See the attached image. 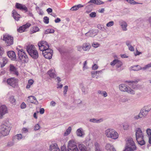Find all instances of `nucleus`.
<instances>
[{
  "mask_svg": "<svg viewBox=\"0 0 151 151\" xmlns=\"http://www.w3.org/2000/svg\"><path fill=\"white\" fill-rule=\"evenodd\" d=\"M76 133L77 135L79 137H82L84 135V132L81 128H80L78 129Z\"/></svg>",
  "mask_w": 151,
  "mask_h": 151,
  "instance_id": "nucleus-24",
  "label": "nucleus"
},
{
  "mask_svg": "<svg viewBox=\"0 0 151 151\" xmlns=\"http://www.w3.org/2000/svg\"><path fill=\"white\" fill-rule=\"evenodd\" d=\"M96 14L95 12H92L90 14V16L91 17H94L96 16Z\"/></svg>",
  "mask_w": 151,
  "mask_h": 151,
  "instance_id": "nucleus-52",
  "label": "nucleus"
},
{
  "mask_svg": "<svg viewBox=\"0 0 151 151\" xmlns=\"http://www.w3.org/2000/svg\"><path fill=\"white\" fill-rule=\"evenodd\" d=\"M99 45L100 44L96 42H93L92 45V46L95 48L99 47Z\"/></svg>",
  "mask_w": 151,
  "mask_h": 151,
  "instance_id": "nucleus-48",
  "label": "nucleus"
},
{
  "mask_svg": "<svg viewBox=\"0 0 151 151\" xmlns=\"http://www.w3.org/2000/svg\"><path fill=\"white\" fill-rule=\"evenodd\" d=\"M7 112V109L5 105H1L0 106V118H2L3 116Z\"/></svg>",
  "mask_w": 151,
  "mask_h": 151,
  "instance_id": "nucleus-12",
  "label": "nucleus"
},
{
  "mask_svg": "<svg viewBox=\"0 0 151 151\" xmlns=\"http://www.w3.org/2000/svg\"><path fill=\"white\" fill-rule=\"evenodd\" d=\"M119 24L123 31H126L127 30V24L126 22L122 20L121 21L119 22Z\"/></svg>",
  "mask_w": 151,
  "mask_h": 151,
  "instance_id": "nucleus-20",
  "label": "nucleus"
},
{
  "mask_svg": "<svg viewBox=\"0 0 151 151\" xmlns=\"http://www.w3.org/2000/svg\"><path fill=\"white\" fill-rule=\"evenodd\" d=\"M91 47V45L89 43H84L82 45V49L84 50H89Z\"/></svg>",
  "mask_w": 151,
  "mask_h": 151,
  "instance_id": "nucleus-27",
  "label": "nucleus"
},
{
  "mask_svg": "<svg viewBox=\"0 0 151 151\" xmlns=\"http://www.w3.org/2000/svg\"><path fill=\"white\" fill-rule=\"evenodd\" d=\"M16 6L17 9H19L21 10H24L26 12H27V11L28 9L24 5L18 3H16Z\"/></svg>",
  "mask_w": 151,
  "mask_h": 151,
  "instance_id": "nucleus-17",
  "label": "nucleus"
},
{
  "mask_svg": "<svg viewBox=\"0 0 151 151\" xmlns=\"http://www.w3.org/2000/svg\"><path fill=\"white\" fill-rule=\"evenodd\" d=\"M30 26V24L27 23L25 24L20 27L17 29V30L19 32H24L26 29L28 28Z\"/></svg>",
  "mask_w": 151,
  "mask_h": 151,
  "instance_id": "nucleus-15",
  "label": "nucleus"
},
{
  "mask_svg": "<svg viewBox=\"0 0 151 151\" xmlns=\"http://www.w3.org/2000/svg\"><path fill=\"white\" fill-rule=\"evenodd\" d=\"M134 118L136 119H138L141 118H142L141 115H140V114L139 113L138 115L135 116Z\"/></svg>",
  "mask_w": 151,
  "mask_h": 151,
  "instance_id": "nucleus-53",
  "label": "nucleus"
},
{
  "mask_svg": "<svg viewBox=\"0 0 151 151\" xmlns=\"http://www.w3.org/2000/svg\"><path fill=\"white\" fill-rule=\"evenodd\" d=\"M3 40L8 46H9L13 43V38L11 36L6 34L3 36Z\"/></svg>",
  "mask_w": 151,
  "mask_h": 151,
  "instance_id": "nucleus-10",
  "label": "nucleus"
},
{
  "mask_svg": "<svg viewBox=\"0 0 151 151\" xmlns=\"http://www.w3.org/2000/svg\"><path fill=\"white\" fill-rule=\"evenodd\" d=\"M48 14L50 13H51L52 12V10L51 8H49L47 9L46 10Z\"/></svg>",
  "mask_w": 151,
  "mask_h": 151,
  "instance_id": "nucleus-62",
  "label": "nucleus"
},
{
  "mask_svg": "<svg viewBox=\"0 0 151 151\" xmlns=\"http://www.w3.org/2000/svg\"><path fill=\"white\" fill-rule=\"evenodd\" d=\"M110 65L112 66L116 65V67L119 68L122 65V63L121 61L115 59L111 63Z\"/></svg>",
  "mask_w": 151,
  "mask_h": 151,
  "instance_id": "nucleus-16",
  "label": "nucleus"
},
{
  "mask_svg": "<svg viewBox=\"0 0 151 151\" xmlns=\"http://www.w3.org/2000/svg\"><path fill=\"white\" fill-rule=\"evenodd\" d=\"M132 70L138 71L142 69V68L138 65L133 66L131 67Z\"/></svg>",
  "mask_w": 151,
  "mask_h": 151,
  "instance_id": "nucleus-37",
  "label": "nucleus"
},
{
  "mask_svg": "<svg viewBox=\"0 0 151 151\" xmlns=\"http://www.w3.org/2000/svg\"><path fill=\"white\" fill-rule=\"evenodd\" d=\"M150 109L148 108V106L144 107L141 111L140 113L142 118L145 117L148 113V111H150Z\"/></svg>",
  "mask_w": 151,
  "mask_h": 151,
  "instance_id": "nucleus-13",
  "label": "nucleus"
},
{
  "mask_svg": "<svg viewBox=\"0 0 151 151\" xmlns=\"http://www.w3.org/2000/svg\"><path fill=\"white\" fill-rule=\"evenodd\" d=\"M129 100V99L127 98H122L121 99V101L123 102H126Z\"/></svg>",
  "mask_w": 151,
  "mask_h": 151,
  "instance_id": "nucleus-49",
  "label": "nucleus"
},
{
  "mask_svg": "<svg viewBox=\"0 0 151 151\" xmlns=\"http://www.w3.org/2000/svg\"><path fill=\"white\" fill-rule=\"evenodd\" d=\"M23 138L22 134H17L14 136L13 137V140L14 142H17L22 139Z\"/></svg>",
  "mask_w": 151,
  "mask_h": 151,
  "instance_id": "nucleus-26",
  "label": "nucleus"
},
{
  "mask_svg": "<svg viewBox=\"0 0 151 151\" xmlns=\"http://www.w3.org/2000/svg\"><path fill=\"white\" fill-rule=\"evenodd\" d=\"M136 147L134 142L132 138H128L127 141L125 149L124 151H133Z\"/></svg>",
  "mask_w": 151,
  "mask_h": 151,
  "instance_id": "nucleus-6",
  "label": "nucleus"
},
{
  "mask_svg": "<svg viewBox=\"0 0 151 151\" xmlns=\"http://www.w3.org/2000/svg\"><path fill=\"white\" fill-rule=\"evenodd\" d=\"M146 132L149 138V143L151 144V129H147L146 130Z\"/></svg>",
  "mask_w": 151,
  "mask_h": 151,
  "instance_id": "nucleus-33",
  "label": "nucleus"
},
{
  "mask_svg": "<svg viewBox=\"0 0 151 151\" xmlns=\"http://www.w3.org/2000/svg\"><path fill=\"white\" fill-rule=\"evenodd\" d=\"M95 34L94 33V32L93 30H90L88 32L86 33L85 35L87 38L88 37H93L95 35Z\"/></svg>",
  "mask_w": 151,
  "mask_h": 151,
  "instance_id": "nucleus-30",
  "label": "nucleus"
},
{
  "mask_svg": "<svg viewBox=\"0 0 151 151\" xmlns=\"http://www.w3.org/2000/svg\"><path fill=\"white\" fill-rule=\"evenodd\" d=\"M40 50L42 51V54L45 58L51 59L52 55V50L49 49L48 43L45 41H42L38 43Z\"/></svg>",
  "mask_w": 151,
  "mask_h": 151,
  "instance_id": "nucleus-1",
  "label": "nucleus"
},
{
  "mask_svg": "<svg viewBox=\"0 0 151 151\" xmlns=\"http://www.w3.org/2000/svg\"><path fill=\"white\" fill-rule=\"evenodd\" d=\"M18 55L19 59L24 62H27L28 60V58L26 53L22 49L18 51Z\"/></svg>",
  "mask_w": 151,
  "mask_h": 151,
  "instance_id": "nucleus-8",
  "label": "nucleus"
},
{
  "mask_svg": "<svg viewBox=\"0 0 151 151\" xmlns=\"http://www.w3.org/2000/svg\"><path fill=\"white\" fill-rule=\"evenodd\" d=\"M128 83H131L132 84V88H133L134 89H135L136 88V86L135 85V84L137 83V81H129L128 82Z\"/></svg>",
  "mask_w": 151,
  "mask_h": 151,
  "instance_id": "nucleus-40",
  "label": "nucleus"
},
{
  "mask_svg": "<svg viewBox=\"0 0 151 151\" xmlns=\"http://www.w3.org/2000/svg\"><path fill=\"white\" fill-rule=\"evenodd\" d=\"M45 110L44 108H41L40 110V113L41 114H43L44 113Z\"/></svg>",
  "mask_w": 151,
  "mask_h": 151,
  "instance_id": "nucleus-60",
  "label": "nucleus"
},
{
  "mask_svg": "<svg viewBox=\"0 0 151 151\" xmlns=\"http://www.w3.org/2000/svg\"><path fill=\"white\" fill-rule=\"evenodd\" d=\"M11 129L10 123L8 121L6 120L1 126L0 132L3 136H6L9 134Z\"/></svg>",
  "mask_w": 151,
  "mask_h": 151,
  "instance_id": "nucleus-2",
  "label": "nucleus"
},
{
  "mask_svg": "<svg viewBox=\"0 0 151 151\" xmlns=\"http://www.w3.org/2000/svg\"><path fill=\"white\" fill-rule=\"evenodd\" d=\"M105 149L107 151H116L114 146L109 143L106 145Z\"/></svg>",
  "mask_w": 151,
  "mask_h": 151,
  "instance_id": "nucleus-22",
  "label": "nucleus"
},
{
  "mask_svg": "<svg viewBox=\"0 0 151 151\" xmlns=\"http://www.w3.org/2000/svg\"><path fill=\"white\" fill-rule=\"evenodd\" d=\"M104 134L106 137L111 139L116 140L119 137V134L114 129L108 128L104 132Z\"/></svg>",
  "mask_w": 151,
  "mask_h": 151,
  "instance_id": "nucleus-3",
  "label": "nucleus"
},
{
  "mask_svg": "<svg viewBox=\"0 0 151 151\" xmlns=\"http://www.w3.org/2000/svg\"><path fill=\"white\" fill-rule=\"evenodd\" d=\"M97 93L101 95L104 97H106L107 96V93L105 91L99 90L98 91Z\"/></svg>",
  "mask_w": 151,
  "mask_h": 151,
  "instance_id": "nucleus-35",
  "label": "nucleus"
},
{
  "mask_svg": "<svg viewBox=\"0 0 151 151\" xmlns=\"http://www.w3.org/2000/svg\"><path fill=\"white\" fill-rule=\"evenodd\" d=\"M12 14L15 20L17 21L19 20V18H20V16L17 13L15 10H13L12 11Z\"/></svg>",
  "mask_w": 151,
  "mask_h": 151,
  "instance_id": "nucleus-25",
  "label": "nucleus"
},
{
  "mask_svg": "<svg viewBox=\"0 0 151 151\" xmlns=\"http://www.w3.org/2000/svg\"><path fill=\"white\" fill-rule=\"evenodd\" d=\"M26 104L24 102H22L21 105V108L22 109H24L26 107Z\"/></svg>",
  "mask_w": 151,
  "mask_h": 151,
  "instance_id": "nucleus-58",
  "label": "nucleus"
},
{
  "mask_svg": "<svg viewBox=\"0 0 151 151\" xmlns=\"http://www.w3.org/2000/svg\"><path fill=\"white\" fill-rule=\"evenodd\" d=\"M131 42L130 41H127L126 42V44L128 47L129 46V45H131Z\"/></svg>",
  "mask_w": 151,
  "mask_h": 151,
  "instance_id": "nucleus-64",
  "label": "nucleus"
},
{
  "mask_svg": "<svg viewBox=\"0 0 151 151\" xmlns=\"http://www.w3.org/2000/svg\"><path fill=\"white\" fill-rule=\"evenodd\" d=\"M27 101L28 102L32 103L36 105H37L38 102L36 98L34 96H31L28 97L27 99Z\"/></svg>",
  "mask_w": 151,
  "mask_h": 151,
  "instance_id": "nucleus-14",
  "label": "nucleus"
},
{
  "mask_svg": "<svg viewBox=\"0 0 151 151\" xmlns=\"http://www.w3.org/2000/svg\"><path fill=\"white\" fill-rule=\"evenodd\" d=\"M119 90L122 91L126 92L132 94H135L134 91L130 88L127 87L126 85L124 84H122L119 86Z\"/></svg>",
  "mask_w": 151,
  "mask_h": 151,
  "instance_id": "nucleus-7",
  "label": "nucleus"
},
{
  "mask_svg": "<svg viewBox=\"0 0 151 151\" xmlns=\"http://www.w3.org/2000/svg\"><path fill=\"white\" fill-rule=\"evenodd\" d=\"M40 126L38 124H36L34 127V129L35 130H37L39 129Z\"/></svg>",
  "mask_w": 151,
  "mask_h": 151,
  "instance_id": "nucleus-51",
  "label": "nucleus"
},
{
  "mask_svg": "<svg viewBox=\"0 0 151 151\" xmlns=\"http://www.w3.org/2000/svg\"><path fill=\"white\" fill-rule=\"evenodd\" d=\"M22 132L23 133H26L28 132V129L25 128H23L22 129Z\"/></svg>",
  "mask_w": 151,
  "mask_h": 151,
  "instance_id": "nucleus-57",
  "label": "nucleus"
},
{
  "mask_svg": "<svg viewBox=\"0 0 151 151\" xmlns=\"http://www.w3.org/2000/svg\"><path fill=\"white\" fill-rule=\"evenodd\" d=\"M26 50L29 55L34 59L38 57L37 51L35 47L32 45H29L27 47Z\"/></svg>",
  "mask_w": 151,
  "mask_h": 151,
  "instance_id": "nucleus-5",
  "label": "nucleus"
},
{
  "mask_svg": "<svg viewBox=\"0 0 151 151\" xmlns=\"http://www.w3.org/2000/svg\"><path fill=\"white\" fill-rule=\"evenodd\" d=\"M97 27L99 29H100L102 31H104L105 30L104 27L102 25L100 24H98Z\"/></svg>",
  "mask_w": 151,
  "mask_h": 151,
  "instance_id": "nucleus-43",
  "label": "nucleus"
},
{
  "mask_svg": "<svg viewBox=\"0 0 151 151\" xmlns=\"http://www.w3.org/2000/svg\"><path fill=\"white\" fill-rule=\"evenodd\" d=\"M98 68V65L96 64H94L92 66V69L93 70H97Z\"/></svg>",
  "mask_w": 151,
  "mask_h": 151,
  "instance_id": "nucleus-54",
  "label": "nucleus"
},
{
  "mask_svg": "<svg viewBox=\"0 0 151 151\" xmlns=\"http://www.w3.org/2000/svg\"><path fill=\"white\" fill-rule=\"evenodd\" d=\"M136 138L138 143L141 145H144L145 142L144 140L143 134L140 128H137L135 130Z\"/></svg>",
  "mask_w": 151,
  "mask_h": 151,
  "instance_id": "nucleus-4",
  "label": "nucleus"
},
{
  "mask_svg": "<svg viewBox=\"0 0 151 151\" xmlns=\"http://www.w3.org/2000/svg\"><path fill=\"white\" fill-rule=\"evenodd\" d=\"M71 130V128L69 127L68 129L66 130V131L64 134V136H66L68 135L70 132Z\"/></svg>",
  "mask_w": 151,
  "mask_h": 151,
  "instance_id": "nucleus-39",
  "label": "nucleus"
},
{
  "mask_svg": "<svg viewBox=\"0 0 151 151\" xmlns=\"http://www.w3.org/2000/svg\"><path fill=\"white\" fill-rule=\"evenodd\" d=\"M7 55L12 60H14L16 58V56L15 52L12 51H9L7 53Z\"/></svg>",
  "mask_w": 151,
  "mask_h": 151,
  "instance_id": "nucleus-21",
  "label": "nucleus"
},
{
  "mask_svg": "<svg viewBox=\"0 0 151 151\" xmlns=\"http://www.w3.org/2000/svg\"><path fill=\"white\" fill-rule=\"evenodd\" d=\"M68 89V86H66L64 87L63 93L64 95L66 94V92L67 91Z\"/></svg>",
  "mask_w": 151,
  "mask_h": 151,
  "instance_id": "nucleus-55",
  "label": "nucleus"
},
{
  "mask_svg": "<svg viewBox=\"0 0 151 151\" xmlns=\"http://www.w3.org/2000/svg\"><path fill=\"white\" fill-rule=\"evenodd\" d=\"M83 6L81 4H79L77 6H75L72 7L70 9L71 11H76L78 10L79 8L82 7Z\"/></svg>",
  "mask_w": 151,
  "mask_h": 151,
  "instance_id": "nucleus-32",
  "label": "nucleus"
},
{
  "mask_svg": "<svg viewBox=\"0 0 151 151\" xmlns=\"http://www.w3.org/2000/svg\"><path fill=\"white\" fill-rule=\"evenodd\" d=\"M43 22L45 24H47L49 22V19L47 17H45L43 19Z\"/></svg>",
  "mask_w": 151,
  "mask_h": 151,
  "instance_id": "nucleus-45",
  "label": "nucleus"
},
{
  "mask_svg": "<svg viewBox=\"0 0 151 151\" xmlns=\"http://www.w3.org/2000/svg\"><path fill=\"white\" fill-rule=\"evenodd\" d=\"M123 127L124 130H127L129 129V125L128 123L124 122L123 124Z\"/></svg>",
  "mask_w": 151,
  "mask_h": 151,
  "instance_id": "nucleus-42",
  "label": "nucleus"
},
{
  "mask_svg": "<svg viewBox=\"0 0 151 151\" xmlns=\"http://www.w3.org/2000/svg\"><path fill=\"white\" fill-rule=\"evenodd\" d=\"M151 63L149 64L146 65H145L144 67L143 68H142V69L143 70H145L147 69L148 68L150 67H151Z\"/></svg>",
  "mask_w": 151,
  "mask_h": 151,
  "instance_id": "nucleus-46",
  "label": "nucleus"
},
{
  "mask_svg": "<svg viewBox=\"0 0 151 151\" xmlns=\"http://www.w3.org/2000/svg\"><path fill=\"white\" fill-rule=\"evenodd\" d=\"M103 121V119L101 118L99 119H97L95 118L90 119L89 120V122L93 123H100Z\"/></svg>",
  "mask_w": 151,
  "mask_h": 151,
  "instance_id": "nucleus-29",
  "label": "nucleus"
},
{
  "mask_svg": "<svg viewBox=\"0 0 151 151\" xmlns=\"http://www.w3.org/2000/svg\"><path fill=\"white\" fill-rule=\"evenodd\" d=\"M49 149L50 151H60L57 144L55 143L51 144L50 146Z\"/></svg>",
  "mask_w": 151,
  "mask_h": 151,
  "instance_id": "nucleus-18",
  "label": "nucleus"
},
{
  "mask_svg": "<svg viewBox=\"0 0 151 151\" xmlns=\"http://www.w3.org/2000/svg\"><path fill=\"white\" fill-rule=\"evenodd\" d=\"M9 101L10 103L14 105L15 104L16 99L14 98V96H10L9 99Z\"/></svg>",
  "mask_w": 151,
  "mask_h": 151,
  "instance_id": "nucleus-34",
  "label": "nucleus"
},
{
  "mask_svg": "<svg viewBox=\"0 0 151 151\" xmlns=\"http://www.w3.org/2000/svg\"><path fill=\"white\" fill-rule=\"evenodd\" d=\"M92 76L93 78H94L96 75V74L95 71H93L91 72V73Z\"/></svg>",
  "mask_w": 151,
  "mask_h": 151,
  "instance_id": "nucleus-63",
  "label": "nucleus"
},
{
  "mask_svg": "<svg viewBox=\"0 0 151 151\" xmlns=\"http://www.w3.org/2000/svg\"><path fill=\"white\" fill-rule=\"evenodd\" d=\"M48 74L51 78H54L56 76V72L54 69H51L48 72Z\"/></svg>",
  "mask_w": 151,
  "mask_h": 151,
  "instance_id": "nucleus-28",
  "label": "nucleus"
},
{
  "mask_svg": "<svg viewBox=\"0 0 151 151\" xmlns=\"http://www.w3.org/2000/svg\"><path fill=\"white\" fill-rule=\"evenodd\" d=\"M92 3L97 5L103 4L104 3L102 1L100 0H90L88 2V3Z\"/></svg>",
  "mask_w": 151,
  "mask_h": 151,
  "instance_id": "nucleus-31",
  "label": "nucleus"
},
{
  "mask_svg": "<svg viewBox=\"0 0 151 151\" xmlns=\"http://www.w3.org/2000/svg\"><path fill=\"white\" fill-rule=\"evenodd\" d=\"M78 148L81 151H90L91 150L89 148L86 147L85 145L80 144L78 145Z\"/></svg>",
  "mask_w": 151,
  "mask_h": 151,
  "instance_id": "nucleus-23",
  "label": "nucleus"
},
{
  "mask_svg": "<svg viewBox=\"0 0 151 151\" xmlns=\"http://www.w3.org/2000/svg\"><path fill=\"white\" fill-rule=\"evenodd\" d=\"M7 62V58L5 57L3 58L2 59V62H1V67H3L6 64Z\"/></svg>",
  "mask_w": 151,
  "mask_h": 151,
  "instance_id": "nucleus-36",
  "label": "nucleus"
},
{
  "mask_svg": "<svg viewBox=\"0 0 151 151\" xmlns=\"http://www.w3.org/2000/svg\"><path fill=\"white\" fill-rule=\"evenodd\" d=\"M114 23L113 21H111L107 23L106 24V26L107 27H111L113 26L114 24Z\"/></svg>",
  "mask_w": 151,
  "mask_h": 151,
  "instance_id": "nucleus-44",
  "label": "nucleus"
},
{
  "mask_svg": "<svg viewBox=\"0 0 151 151\" xmlns=\"http://www.w3.org/2000/svg\"><path fill=\"white\" fill-rule=\"evenodd\" d=\"M94 146L95 148V150L97 149L100 150L99 147V144L97 142H96L95 143Z\"/></svg>",
  "mask_w": 151,
  "mask_h": 151,
  "instance_id": "nucleus-56",
  "label": "nucleus"
},
{
  "mask_svg": "<svg viewBox=\"0 0 151 151\" xmlns=\"http://www.w3.org/2000/svg\"><path fill=\"white\" fill-rule=\"evenodd\" d=\"M129 50L131 51H134V47L131 45H129V46H128Z\"/></svg>",
  "mask_w": 151,
  "mask_h": 151,
  "instance_id": "nucleus-59",
  "label": "nucleus"
},
{
  "mask_svg": "<svg viewBox=\"0 0 151 151\" xmlns=\"http://www.w3.org/2000/svg\"><path fill=\"white\" fill-rule=\"evenodd\" d=\"M68 148V151H79L76 145V142L73 140H71L69 141Z\"/></svg>",
  "mask_w": 151,
  "mask_h": 151,
  "instance_id": "nucleus-9",
  "label": "nucleus"
},
{
  "mask_svg": "<svg viewBox=\"0 0 151 151\" xmlns=\"http://www.w3.org/2000/svg\"><path fill=\"white\" fill-rule=\"evenodd\" d=\"M39 30V28L37 27H34L32 29V32L33 33L35 32L38 31Z\"/></svg>",
  "mask_w": 151,
  "mask_h": 151,
  "instance_id": "nucleus-50",
  "label": "nucleus"
},
{
  "mask_svg": "<svg viewBox=\"0 0 151 151\" xmlns=\"http://www.w3.org/2000/svg\"><path fill=\"white\" fill-rule=\"evenodd\" d=\"M61 150L62 151H68V150H67L65 147L64 146H63L61 147Z\"/></svg>",
  "mask_w": 151,
  "mask_h": 151,
  "instance_id": "nucleus-61",
  "label": "nucleus"
},
{
  "mask_svg": "<svg viewBox=\"0 0 151 151\" xmlns=\"http://www.w3.org/2000/svg\"><path fill=\"white\" fill-rule=\"evenodd\" d=\"M34 82V81L32 79H29L28 81V84L26 86L27 88H29L31 85H32Z\"/></svg>",
  "mask_w": 151,
  "mask_h": 151,
  "instance_id": "nucleus-38",
  "label": "nucleus"
},
{
  "mask_svg": "<svg viewBox=\"0 0 151 151\" xmlns=\"http://www.w3.org/2000/svg\"><path fill=\"white\" fill-rule=\"evenodd\" d=\"M9 70L10 72L13 74L18 76V72L16 68L13 65L11 64L9 66Z\"/></svg>",
  "mask_w": 151,
  "mask_h": 151,
  "instance_id": "nucleus-19",
  "label": "nucleus"
},
{
  "mask_svg": "<svg viewBox=\"0 0 151 151\" xmlns=\"http://www.w3.org/2000/svg\"><path fill=\"white\" fill-rule=\"evenodd\" d=\"M54 30L53 29H48L46 30L45 32L46 34L48 33H52L54 32Z\"/></svg>",
  "mask_w": 151,
  "mask_h": 151,
  "instance_id": "nucleus-41",
  "label": "nucleus"
},
{
  "mask_svg": "<svg viewBox=\"0 0 151 151\" xmlns=\"http://www.w3.org/2000/svg\"><path fill=\"white\" fill-rule=\"evenodd\" d=\"M7 83L12 87L15 88L18 86V80L14 78H9L7 80Z\"/></svg>",
  "mask_w": 151,
  "mask_h": 151,
  "instance_id": "nucleus-11",
  "label": "nucleus"
},
{
  "mask_svg": "<svg viewBox=\"0 0 151 151\" xmlns=\"http://www.w3.org/2000/svg\"><path fill=\"white\" fill-rule=\"evenodd\" d=\"M4 52L3 48L0 46V58L2 56Z\"/></svg>",
  "mask_w": 151,
  "mask_h": 151,
  "instance_id": "nucleus-47",
  "label": "nucleus"
}]
</instances>
